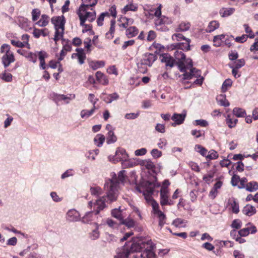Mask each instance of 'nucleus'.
Here are the masks:
<instances>
[{
    "label": "nucleus",
    "mask_w": 258,
    "mask_h": 258,
    "mask_svg": "<svg viewBox=\"0 0 258 258\" xmlns=\"http://www.w3.org/2000/svg\"><path fill=\"white\" fill-rule=\"evenodd\" d=\"M172 39L174 41H180L182 40H186L187 38L180 33H175L172 36Z\"/></svg>",
    "instance_id": "nucleus-56"
},
{
    "label": "nucleus",
    "mask_w": 258,
    "mask_h": 258,
    "mask_svg": "<svg viewBox=\"0 0 258 258\" xmlns=\"http://www.w3.org/2000/svg\"><path fill=\"white\" fill-rule=\"evenodd\" d=\"M185 43H178L176 44L175 47L181 50H189L190 49L189 43L190 40L189 39H186Z\"/></svg>",
    "instance_id": "nucleus-26"
},
{
    "label": "nucleus",
    "mask_w": 258,
    "mask_h": 258,
    "mask_svg": "<svg viewBox=\"0 0 258 258\" xmlns=\"http://www.w3.org/2000/svg\"><path fill=\"white\" fill-rule=\"evenodd\" d=\"M146 189L144 192V195L146 200L150 202L151 204V201L154 200L152 199V195L154 191V189L156 187V183L154 182L148 181L146 183Z\"/></svg>",
    "instance_id": "nucleus-7"
},
{
    "label": "nucleus",
    "mask_w": 258,
    "mask_h": 258,
    "mask_svg": "<svg viewBox=\"0 0 258 258\" xmlns=\"http://www.w3.org/2000/svg\"><path fill=\"white\" fill-rule=\"evenodd\" d=\"M140 164L150 170L153 169L155 167L154 163L150 159L143 160L141 162Z\"/></svg>",
    "instance_id": "nucleus-31"
},
{
    "label": "nucleus",
    "mask_w": 258,
    "mask_h": 258,
    "mask_svg": "<svg viewBox=\"0 0 258 258\" xmlns=\"http://www.w3.org/2000/svg\"><path fill=\"white\" fill-rule=\"evenodd\" d=\"M151 154L154 158H158L162 156V152L157 149H154L151 151Z\"/></svg>",
    "instance_id": "nucleus-61"
},
{
    "label": "nucleus",
    "mask_w": 258,
    "mask_h": 258,
    "mask_svg": "<svg viewBox=\"0 0 258 258\" xmlns=\"http://www.w3.org/2000/svg\"><path fill=\"white\" fill-rule=\"evenodd\" d=\"M225 38V35L221 34L219 35H216L213 38V42L214 46L216 47H219L223 40Z\"/></svg>",
    "instance_id": "nucleus-42"
},
{
    "label": "nucleus",
    "mask_w": 258,
    "mask_h": 258,
    "mask_svg": "<svg viewBox=\"0 0 258 258\" xmlns=\"http://www.w3.org/2000/svg\"><path fill=\"white\" fill-rule=\"evenodd\" d=\"M50 195L52 200L55 202H59L62 201V198H59L56 192L52 191Z\"/></svg>",
    "instance_id": "nucleus-63"
},
{
    "label": "nucleus",
    "mask_w": 258,
    "mask_h": 258,
    "mask_svg": "<svg viewBox=\"0 0 258 258\" xmlns=\"http://www.w3.org/2000/svg\"><path fill=\"white\" fill-rule=\"evenodd\" d=\"M135 221L130 217L125 219L123 218L120 223L121 225H124L128 228L134 227L135 226Z\"/></svg>",
    "instance_id": "nucleus-27"
},
{
    "label": "nucleus",
    "mask_w": 258,
    "mask_h": 258,
    "mask_svg": "<svg viewBox=\"0 0 258 258\" xmlns=\"http://www.w3.org/2000/svg\"><path fill=\"white\" fill-rule=\"evenodd\" d=\"M48 19L49 17L47 15H42L41 19L36 23V24L40 27L46 26L48 23Z\"/></svg>",
    "instance_id": "nucleus-40"
},
{
    "label": "nucleus",
    "mask_w": 258,
    "mask_h": 258,
    "mask_svg": "<svg viewBox=\"0 0 258 258\" xmlns=\"http://www.w3.org/2000/svg\"><path fill=\"white\" fill-rule=\"evenodd\" d=\"M184 113L181 114L174 113L171 117L172 120L174 121L175 122L172 123L173 126H175L176 124H181L184 121L185 116L186 112L184 111Z\"/></svg>",
    "instance_id": "nucleus-15"
},
{
    "label": "nucleus",
    "mask_w": 258,
    "mask_h": 258,
    "mask_svg": "<svg viewBox=\"0 0 258 258\" xmlns=\"http://www.w3.org/2000/svg\"><path fill=\"white\" fill-rule=\"evenodd\" d=\"M17 52L20 54L25 56L27 59H28L29 61H31L33 63H35L37 61V55L35 53H33L32 52H27L25 50L21 49L17 50Z\"/></svg>",
    "instance_id": "nucleus-13"
},
{
    "label": "nucleus",
    "mask_w": 258,
    "mask_h": 258,
    "mask_svg": "<svg viewBox=\"0 0 258 258\" xmlns=\"http://www.w3.org/2000/svg\"><path fill=\"white\" fill-rule=\"evenodd\" d=\"M218 157V154L216 151L213 150H210L208 154L206 156L207 159L212 160L215 159Z\"/></svg>",
    "instance_id": "nucleus-51"
},
{
    "label": "nucleus",
    "mask_w": 258,
    "mask_h": 258,
    "mask_svg": "<svg viewBox=\"0 0 258 258\" xmlns=\"http://www.w3.org/2000/svg\"><path fill=\"white\" fill-rule=\"evenodd\" d=\"M186 221L180 218H177L173 221L172 225L176 227H184L186 226Z\"/></svg>",
    "instance_id": "nucleus-45"
},
{
    "label": "nucleus",
    "mask_w": 258,
    "mask_h": 258,
    "mask_svg": "<svg viewBox=\"0 0 258 258\" xmlns=\"http://www.w3.org/2000/svg\"><path fill=\"white\" fill-rule=\"evenodd\" d=\"M130 254V251H128L127 248H124L122 250L118 252L114 258H128Z\"/></svg>",
    "instance_id": "nucleus-39"
},
{
    "label": "nucleus",
    "mask_w": 258,
    "mask_h": 258,
    "mask_svg": "<svg viewBox=\"0 0 258 258\" xmlns=\"http://www.w3.org/2000/svg\"><path fill=\"white\" fill-rule=\"evenodd\" d=\"M232 83V81L230 79L226 80L223 83L221 89L222 92H225L227 91V88L231 86Z\"/></svg>",
    "instance_id": "nucleus-52"
},
{
    "label": "nucleus",
    "mask_w": 258,
    "mask_h": 258,
    "mask_svg": "<svg viewBox=\"0 0 258 258\" xmlns=\"http://www.w3.org/2000/svg\"><path fill=\"white\" fill-rule=\"evenodd\" d=\"M139 116V113H126L124 115V118L126 119L133 120L138 117Z\"/></svg>",
    "instance_id": "nucleus-57"
},
{
    "label": "nucleus",
    "mask_w": 258,
    "mask_h": 258,
    "mask_svg": "<svg viewBox=\"0 0 258 258\" xmlns=\"http://www.w3.org/2000/svg\"><path fill=\"white\" fill-rule=\"evenodd\" d=\"M2 62L5 68H7L12 63L15 61V59L13 53L11 52H7L2 58Z\"/></svg>",
    "instance_id": "nucleus-10"
},
{
    "label": "nucleus",
    "mask_w": 258,
    "mask_h": 258,
    "mask_svg": "<svg viewBox=\"0 0 258 258\" xmlns=\"http://www.w3.org/2000/svg\"><path fill=\"white\" fill-rule=\"evenodd\" d=\"M119 98V95L116 93L107 95L103 98V100L106 103H111L112 101L117 100Z\"/></svg>",
    "instance_id": "nucleus-29"
},
{
    "label": "nucleus",
    "mask_w": 258,
    "mask_h": 258,
    "mask_svg": "<svg viewBox=\"0 0 258 258\" xmlns=\"http://www.w3.org/2000/svg\"><path fill=\"white\" fill-rule=\"evenodd\" d=\"M156 59L157 56L156 55L153 53H146L143 55V57L140 61V65L151 67Z\"/></svg>",
    "instance_id": "nucleus-8"
},
{
    "label": "nucleus",
    "mask_w": 258,
    "mask_h": 258,
    "mask_svg": "<svg viewBox=\"0 0 258 258\" xmlns=\"http://www.w3.org/2000/svg\"><path fill=\"white\" fill-rule=\"evenodd\" d=\"M90 192L92 195L97 197L102 194V190L99 186H94L90 187Z\"/></svg>",
    "instance_id": "nucleus-37"
},
{
    "label": "nucleus",
    "mask_w": 258,
    "mask_h": 258,
    "mask_svg": "<svg viewBox=\"0 0 258 258\" xmlns=\"http://www.w3.org/2000/svg\"><path fill=\"white\" fill-rule=\"evenodd\" d=\"M190 26V24L188 22H181L178 26V28L176 29V32L179 31H186L188 30Z\"/></svg>",
    "instance_id": "nucleus-41"
},
{
    "label": "nucleus",
    "mask_w": 258,
    "mask_h": 258,
    "mask_svg": "<svg viewBox=\"0 0 258 258\" xmlns=\"http://www.w3.org/2000/svg\"><path fill=\"white\" fill-rule=\"evenodd\" d=\"M115 21L112 20L110 21V27L109 31L106 33V36L107 38L111 39L113 37V34L115 32Z\"/></svg>",
    "instance_id": "nucleus-33"
},
{
    "label": "nucleus",
    "mask_w": 258,
    "mask_h": 258,
    "mask_svg": "<svg viewBox=\"0 0 258 258\" xmlns=\"http://www.w3.org/2000/svg\"><path fill=\"white\" fill-rule=\"evenodd\" d=\"M151 205L154 214L159 219V225L161 227H162L165 224L166 215L159 209V204L156 201L152 200Z\"/></svg>",
    "instance_id": "nucleus-5"
},
{
    "label": "nucleus",
    "mask_w": 258,
    "mask_h": 258,
    "mask_svg": "<svg viewBox=\"0 0 258 258\" xmlns=\"http://www.w3.org/2000/svg\"><path fill=\"white\" fill-rule=\"evenodd\" d=\"M235 10L233 8H223L220 11V15L222 17H227L232 15Z\"/></svg>",
    "instance_id": "nucleus-19"
},
{
    "label": "nucleus",
    "mask_w": 258,
    "mask_h": 258,
    "mask_svg": "<svg viewBox=\"0 0 258 258\" xmlns=\"http://www.w3.org/2000/svg\"><path fill=\"white\" fill-rule=\"evenodd\" d=\"M219 26V23L216 21H213L209 23L206 29L207 32H212L217 29Z\"/></svg>",
    "instance_id": "nucleus-34"
},
{
    "label": "nucleus",
    "mask_w": 258,
    "mask_h": 258,
    "mask_svg": "<svg viewBox=\"0 0 258 258\" xmlns=\"http://www.w3.org/2000/svg\"><path fill=\"white\" fill-rule=\"evenodd\" d=\"M99 153V150L98 149H96L94 150H90L88 151L85 155V157L90 160L94 161L96 159V157L98 155Z\"/></svg>",
    "instance_id": "nucleus-24"
},
{
    "label": "nucleus",
    "mask_w": 258,
    "mask_h": 258,
    "mask_svg": "<svg viewBox=\"0 0 258 258\" xmlns=\"http://www.w3.org/2000/svg\"><path fill=\"white\" fill-rule=\"evenodd\" d=\"M237 121L238 120L236 118L233 119L231 118L229 115H227V117L226 119V123L227 124L228 127L230 128L234 127L236 125Z\"/></svg>",
    "instance_id": "nucleus-48"
},
{
    "label": "nucleus",
    "mask_w": 258,
    "mask_h": 258,
    "mask_svg": "<svg viewBox=\"0 0 258 258\" xmlns=\"http://www.w3.org/2000/svg\"><path fill=\"white\" fill-rule=\"evenodd\" d=\"M66 218L70 222L78 221L80 220V214L77 210L71 209L67 212Z\"/></svg>",
    "instance_id": "nucleus-14"
},
{
    "label": "nucleus",
    "mask_w": 258,
    "mask_h": 258,
    "mask_svg": "<svg viewBox=\"0 0 258 258\" xmlns=\"http://www.w3.org/2000/svg\"><path fill=\"white\" fill-rule=\"evenodd\" d=\"M62 18L59 16L54 17L51 20V23L54 26L55 30L54 40L56 43L58 40L62 38L64 33V22Z\"/></svg>",
    "instance_id": "nucleus-4"
},
{
    "label": "nucleus",
    "mask_w": 258,
    "mask_h": 258,
    "mask_svg": "<svg viewBox=\"0 0 258 258\" xmlns=\"http://www.w3.org/2000/svg\"><path fill=\"white\" fill-rule=\"evenodd\" d=\"M74 174L73 170L72 169H69L66 171L61 175V178L63 179L69 177L70 176H73Z\"/></svg>",
    "instance_id": "nucleus-59"
},
{
    "label": "nucleus",
    "mask_w": 258,
    "mask_h": 258,
    "mask_svg": "<svg viewBox=\"0 0 258 258\" xmlns=\"http://www.w3.org/2000/svg\"><path fill=\"white\" fill-rule=\"evenodd\" d=\"M95 109L96 107H93V108L90 110L86 109L82 110L81 111L80 115L83 118H87L94 113Z\"/></svg>",
    "instance_id": "nucleus-35"
},
{
    "label": "nucleus",
    "mask_w": 258,
    "mask_h": 258,
    "mask_svg": "<svg viewBox=\"0 0 258 258\" xmlns=\"http://www.w3.org/2000/svg\"><path fill=\"white\" fill-rule=\"evenodd\" d=\"M229 204L230 205L233 213L237 214L239 211L238 204L234 199L229 200Z\"/></svg>",
    "instance_id": "nucleus-43"
},
{
    "label": "nucleus",
    "mask_w": 258,
    "mask_h": 258,
    "mask_svg": "<svg viewBox=\"0 0 258 258\" xmlns=\"http://www.w3.org/2000/svg\"><path fill=\"white\" fill-rule=\"evenodd\" d=\"M245 60L244 59H239L234 62V66L236 69H240L245 64Z\"/></svg>",
    "instance_id": "nucleus-60"
},
{
    "label": "nucleus",
    "mask_w": 258,
    "mask_h": 258,
    "mask_svg": "<svg viewBox=\"0 0 258 258\" xmlns=\"http://www.w3.org/2000/svg\"><path fill=\"white\" fill-rule=\"evenodd\" d=\"M117 140L116 137L114 135L112 131H109L108 132V137L107 138V143L111 144L115 143Z\"/></svg>",
    "instance_id": "nucleus-46"
},
{
    "label": "nucleus",
    "mask_w": 258,
    "mask_h": 258,
    "mask_svg": "<svg viewBox=\"0 0 258 258\" xmlns=\"http://www.w3.org/2000/svg\"><path fill=\"white\" fill-rule=\"evenodd\" d=\"M196 125H200L202 127H206L208 125L207 121L204 119H198L195 121Z\"/></svg>",
    "instance_id": "nucleus-62"
},
{
    "label": "nucleus",
    "mask_w": 258,
    "mask_h": 258,
    "mask_svg": "<svg viewBox=\"0 0 258 258\" xmlns=\"http://www.w3.org/2000/svg\"><path fill=\"white\" fill-rule=\"evenodd\" d=\"M76 96L75 94H69V96L62 94L57 95L56 96V99L58 101L63 100L66 104L70 103V101L75 99Z\"/></svg>",
    "instance_id": "nucleus-22"
},
{
    "label": "nucleus",
    "mask_w": 258,
    "mask_h": 258,
    "mask_svg": "<svg viewBox=\"0 0 258 258\" xmlns=\"http://www.w3.org/2000/svg\"><path fill=\"white\" fill-rule=\"evenodd\" d=\"M96 78L97 81L103 85H106L109 83L108 78L100 71L96 73Z\"/></svg>",
    "instance_id": "nucleus-16"
},
{
    "label": "nucleus",
    "mask_w": 258,
    "mask_h": 258,
    "mask_svg": "<svg viewBox=\"0 0 258 258\" xmlns=\"http://www.w3.org/2000/svg\"><path fill=\"white\" fill-rule=\"evenodd\" d=\"M40 15V11L39 9H33L32 12V20L36 21Z\"/></svg>",
    "instance_id": "nucleus-58"
},
{
    "label": "nucleus",
    "mask_w": 258,
    "mask_h": 258,
    "mask_svg": "<svg viewBox=\"0 0 258 258\" xmlns=\"http://www.w3.org/2000/svg\"><path fill=\"white\" fill-rule=\"evenodd\" d=\"M111 214L112 217L117 219L120 222L124 218L122 214V210L120 209V207L112 210Z\"/></svg>",
    "instance_id": "nucleus-17"
},
{
    "label": "nucleus",
    "mask_w": 258,
    "mask_h": 258,
    "mask_svg": "<svg viewBox=\"0 0 258 258\" xmlns=\"http://www.w3.org/2000/svg\"><path fill=\"white\" fill-rule=\"evenodd\" d=\"M138 33V30L135 26L130 27L126 30V35L128 38L133 37L137 35Z\"/></svg>",
    "instance_id": "nucleus-32"
},
{
    "label": "nucleus",
    "mask_w": 258,
    "mask_h": 258,
    "mask_svg": "<svg viewBox=\"0 0 258 258\" xmlns=\"http://www.w3.org/2000/svg\"><path fill=\"white\" fill-rule=\"evenodd\" d=\"M115 156L119 159V162H127L128 158V154L126 151L120 148H118L115 152Z\"/></svg>",
    "instance_id": "nucleus-12"
},
{
    "label": "nucleus",
    "mask_w": 258,
    "mask_h": 258,
    "mask_svg": "<svg viewBox=\"0 0 258 258\" xmlns=\"http://www.w3.org/2000/svg\"><path fill=\"white\" fill-rule=\"evenodd\" d=\"M217 100L221 106L225 107L229 106L230 104L228 101L226 99L224 95H220L217 97Z\"/></svg>",
    "instance_id": "nucleus-38"
},
{
    "label": "nucleus",
    "mask_w": 258,
    "mask_h": 258,
    "mask_svg": "<svg viewBox=\"0 0 258 258\" xmlns=\"http://www.w3.org/2000/svg\"><path fill=\"white\" fill-rule=\"evenodd\" d=\"M169 193L166 187H162L160 189V204L164 206L167 204L169 200Z\"/></svg>",
    "instance_id": "nucleus-11"
},
{
    "label": "nucleus",
    "mask_w": 258,
    "mask_h": 258,
    "mask_svg": "<svg viewBox=\"0 0 258 258\" xmlns=\"http://www.w3.org/2000/svg\"><path fill=\"white\" fill-rule=\"evenodd\" d=\"M38 55L40 60V67L42 69L45 70L46 67L45 58L47 57V54L45 51H40L38 52Z\"/></svg>",
    "instance_id": "nucleus-25"
},
{
    "label": "nucleus",
    "mask_w": 258,
    "mask_h": 258,
    "mask_svg": "<svg viewBox=\"0 0 258 258\" xmlns=\"http://www.w3.org/2000/svg\"><path fill=\"white\" fill-rule=\"evenodd\" d=\"M189 70V72H186V71L183 72V76L184 79H190L194 76H195L196 77L200 76L199 71L197 70L196 69L191 68Z\"/></svg>",
    "instance_id": "nucleus-21"
},
{
    "label": "nucleus",
    "mask_w": 258,
    "mask_h": 258,
    "mask_svg": "<svg viewBox=\"0 0 258 258\" xmlns=\"http://www.w3.org/2000/svg\"><path fill=\"white\" fill-rule=\"evenodd\" d=\"M174 56L178 60L177 64L179 70L181 72H184L185 71V64L183 60L185 59V54L181 50L177 49L174 52Z\"/></svg>",
    "instance_id": "nucleus-6"
},
{
    "label": "nucleus",
    "mask_w": 258,
    "mask_h": 258,
    "mask_svg": "<svg viewBox=\"0 0 258 258\" xmlns=\"http://www.w3.org/2000/svg\"><path fill=\"white\" fill-rule=\"evenodd\" d=\"M105 16L109 17V13H108V12L102 13L100 14V15L98 18V19L97 20V25L99 26H101L103 25V22L104 21V19Z\"/></svg>",
    "instance_id": "nucleus-49"
},
{
    "label": "nucleus",
    "mask_w": 258,
    "mask_h": 258,
    "mask_svg": "<svg viewBox=\"0 0 258 258\" xmlns=\"http://www.w3.org/2000/svg\"><path fill=\"white\" fill-rule=\"evenodd\" d=\"M105 63L103 61H91L89 63V66L93 70H95L98 68L103 67L104 66Z\"/></svg>",
    "instance_id": "nucleus-44"
},
{
    "label": "nucleus",
    "mask_w": 258,
    "mask_h": 258,
    "mask_svg": "<svg viewBox=\"0 0 258 258\" xmlns=\"http://www.w3.org/2000/svg\"><path fill=\"white\" fill-rule=\"evenodd\" d=\"M104 224L113 230H117L119 226L121 225L120 222H116L110 218H107L105 220Z\"/></svg>",
    "instance_id": "nucleus-20"
},
{
    "label": "nucleus",
    "mask_w": 258,
    "mask_h": 258,
    "mask_svg": "<svg viewBox=\"0 0 258 258\" xmlns=\"http://www.w3.org/2000/svg\"><path fill=\"white\" fill-rule=\"evenodd\" d=\"M242 212L248 216H251L255 214L256 209L254 207L251 205H246L242 210Z\"/></svg>",
    "instance_id": "nucleus-23"
},
{
    "label": "nucleus",
    "mask_w": 258,
    "mask_h": 258,
    "mask_svg": "<svg viewBox=\"0 0 258 258\" xmlns=\"http://www.w3.org/2000/svg\"><path fill=\"white\" fill-rule=\"evenodd\" d=\"M250 233L249 227L243 228L238 231V236H246Z\"/></svg>",
    "instance_id": "nucleus-55"
},
{
    "label": "nucleus",
    "mask_w": 258,
    "mask_h": 258,
    "mask_svg": "<svg viewBox=\"0 0 258 258\" xmlns=\"http://www.w3.org/2000/svg\"><path fill=\"white\" fill-rule=\"evenodd\" d=\"M90 7H86L85 4H82L79 9L78 15L80 20V25H84L86 21L90 22L93 21L96 18V12L93 9L91 10L92 12H88L87 10Z\"/></svg>",
    "instance_id": "nucleus-3"
},
{
    "label": "nucleus",
    "mask_w": 258,
    "mask_h": 258,
    "mask_svg": "<svg viewBox=\"0 0 258 258\" xmlns=\"http://www.w3.org/2000/svg\"><path fill=\"white\" fill-rule=\"evenodd\" d=\"M138 5L137 4H134L131 3L126 5L121 10L122 13L125 14L127 13V12L131 11H137L138 10Z\"/></svg>",
    "instance_id": "nucleus-28"
},
{
    "label": "nucleus",
    "mask_w": 258,
    "mask_h": 258,
    "mask_svg": "<svg viewBox=\"0 0 258 258\" xmlns=\"http://www.w3.org/2000/svg\"><path fill=\"white\" fill-rule=\"evenodd\" d=\"M245 188L247 190L252 192L258 189V183L255 181H251L247 183Z\"/></svg>",
    "instance_id": "nucleus-36"
},
{
    "label": "nucleus",
    "mask_w": 258,
    "mask_h": 258,
    "mask_svg": "<svg viewBox=\"0 0 258 258\" xmlns=\"http://www.w3.org/2000/svg\"><path fill=\"white\" fill-rule=\"evenodd\" d=\"M76 51H77V53H73L72 57V58H74V55H77L79 63L82 64L84 63V60L86 58V55L84 52V50L81 48H77Z\"/></svg>",
    "instance_id": "nucleus-18"
},
{
    "label": "nucleus",
    "mask_w": 258,
    "mask_h": 258,
    "mask_svg": "<svg viewBox=\"0 0 258 258\" xmlns=\"http://www.w3.org/2000/svg\"><path fill=\"white\" fill-rule=\"evenodd\" d=\"M83 2L82 4H85L86 7H92L95 6L98 2V0H82Z\"/></svg>",
    "instance_id": "nucleus-53"
},
{
    "label": "nucleus",
    "mask_w": 258,
    "mask_h": 258,
    "mask_svg": "<svg viewBox=\"0 0 258 258\" xmlns=\"http://www.w3.org/2000/svg\"><path fill=\"white\" fill-rule=\"evenodd\" d=\"M242 226V222L239 219L234 220L231 224V227L233 228L238 229Z\"/></svg>",
    "instance_id": "nucleus-54"
},
{
    "label": "nucleus",
    "mask_w": 258,
    "mask_h": 258,
    "mask_svg": "<svg viewBox=\"0 0 258 258\" xmlns=\"http://www.w3.org/2000/svg\"><path fill=\"white\" fill-rule=\"evenodd\" d=\"M105 139V138L104 135L102 134H98L94 138V142L97 146L100 147L102 146Z\"/></svg>",
    "instance_id": "nucleus-30"
},
{
    "label": "nucleus",
    "mask_w": 258,
    "mask_h": 258,
    "mask_svg": "<svg viewBox=\"0 0 258 258\" xmlns=\"http://www.w3.org/2000/svg\"><path fill=\"white\" fill-rule=\"evenodd\" d=\"M129 246L128 251H130V253H136L133 258H156L154 251L155 246L150 241L147 242H133Z\"/></svg>",
    "instance_id": "nucleus-2"
},
{
    "label": "nucleus",
    "mask_w": 258,
    "mask_h": 258,
    "mask_svg": "<svg viewBox=\"0 0 258 258\" xmlns=\"http://www.w3.org/2000/svg\"><path fill=\"white\" fill-rule=\"evenodd\" d=\"M99 236V232L98 230V228H96L93 230L90 234V237L93 240H95L98 238Z\"/></svg>",
    "instance_id": "nucleus-64"
},
{
    "label": "nucleus",
    "mask_w": 258,
    "mask_h": 258,
    "mask_svg": "<svg viewBox=\"0 0 258 258\" xmlns=\"http://www.w3.org/2000/svg\"><path fill=\"white\" fill-rule=\"evenodd\" d=\"M124 172V170L120 171L117 177L114 173L111 179H108L106 181L104 186L106 195L100 197L95 202L90 201L88 203V207L93 208V211L86 214L82 218L83 223H87L90 222L91 220L90 217L93 212L96 215L98 214L100 211L102 210L106 207L105 202L111 203L116 200L118 195L119 184L120 183H123L125 179Z\"/></svg>",
    "instance_id": "nucleus-1"
},
{
    "label": "nucleus",
    "mask_w": 258,
    "mask_h": 258,
    "mask_svg": "<svg viewBox=\"0 0 258 258\" xmlns=\"http://www.w3.org/2000/svg\"><path fill=\"white\" fill-rule=\"evenodd\" d=\"M233 113L237 117H244L246 115L245 110L240 108H234L233 110Z\"/></svg>",
    "instance_id": "nucleus-47"
},
{
    "label": "nucleus",
    "mask_w": 258,
    "mask_h": 258,
    "mask_svg": "<svg viewBox=\"0 0 258 258\" xmlns=\"http://www.w3.org/2000/svg\"><path fill=\"white\" fill-rule=\"evenodd\" d=\"M195 150L199 152L203 156L206 157L207 150L200 145H197L195 146Z\"/></svg>",
    "instance_id": "nucleus-50"
},
{
    "label": "nucleus",
    "mask_w": 258,
    "mask_h": 258,
    "mask_svg": "<svg viewBox=\"0 0 258 258\" xmlns=\"http://www.w3.org/2000/svg\"><path fill=\"white\" fill-rule=\"evenodd\" d=\"M160 58L162 62L165 63L166 67L172 68L175 63V59L168 53L161 54Z\"/></svg>",
    "instance_id": "nucleus-9"
}]
</instances>
